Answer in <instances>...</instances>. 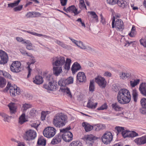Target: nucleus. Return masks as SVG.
<instances>
[{
	"mask_svg": "<svg viewBox=\"0 0 146 146\" xmlns=\"http://www.w3.org/2000/svg\"><path fill=\"white\" fill-rule=\"evenodd\" d=\"M71 62L70 59L67 58L65 61V58L63 56H58L54 58L52 61L53 66L62 67V66L63 70L67 71L70 68V65Z\"/></svg>",
	"mask_w": 146,
	"mask_h": 146,
	"instance_id": "1",
	"label": "nucleus"
},
{
	"mask_svg": "<svg viewBox=\"0 0 146 146\" xmlns=\"http://www.w3.org/2000/svg\"><path fill=\"white\" fill-rule=\"evenodd\" d=\"M118 102L122 104L129 103L131 99V95L129 91L125 89H121L117 95Z\"/></svg>",
	"mask_w": 146,
	"mask_h": 146,
	"instance_id": "2",
	"label": "nucleus"
},
{
	"mask_svg": "<svg viewBox=\"0 0 146 146\" xmlns=\"http://www.w3.org/2000/svg\"><path fill=\"white\" fill-rule=\"evenodd\" d=\"M67 122V117L62 113H58L54 117L52 123L56 127H61Z\"/></svg>",
	"mask_w": 146,
	"mask_h": 146,
	"instance_id": "3",
	"label": "nucleus"
},
{
	"mask_svg": "<svg viewBox=\"0 0 146 146\" xmlns=\"http://www.w3.org/2000/svg\"><path fill=\"white\" fill-rule=\"evenodd\" d=\"M73 78L71 77L68 78H61L60 80L58 82V85L62 87L60 88L62 92L66 93L70 98L72 97L71 93L69 88L65 86L69 84L73 83Z\"/></svg>",
	"mask_w": 146,
	"mask_h": 146,
	"instance_id": "4",
	"label": "nucleus"
},
{
	"mask_svg": "<svg viewBox=\"0 0 146 146\" xmlns=\"http://www.w3.org/2000/svg\"><path fill=\"white\" fill-rule=\"evenodd\" d=\"M124 25L122 21L119 19H117L116 17L115 18L113 17L112 23V28L115 27L116 30L118 31H122L124 29Z\"/></svg>",
	"mask_w": 146,
	"mask_h": 146,
	"instance_id": "5",
	"label": "nucleus"
},
{
	"mask_svg": "<svg viewBox=\"0 0 146 146\" xmlns=\"http://www.w3.org/2000/svg\"><path fill=\"white\" fill-rule=\"evenodd\" d=\"M71 129L70 127L60 130L61 133H63L62 138L64 141L66 142H69L73 139V135L72 133L68 130Z\"/></svg>",
	"mask_w": 146,
	"mask_h": 146,
	"instance_id": "6",
	"label": "nucleus"
},
{
	"mask_svg": "<svg viewBox=\"0 0 146 146\" xmlns=\"http://www.w3.org/2000/svg\"><path fill=\"white\" fill-rule=\"evenodd\" d=\"M9 90L10 94L12 96L19 95L21 92L19 88L17 87L16 85H15L14 86L11 85L9 83H8L5 90L7 91Z\"/></svg>",
	"mask_w": 146,
	"mask_h": 146,
	"instance_id": "7",
	"label": "nucleus"
},
{
	"mask_svg": "<svg viewBox=\"0 0 146 146\" xmlns=\"http://www.w3.org/2000/svg\"><path fill=\"white\" fill-rule=\"evenodd\" d=\"M56 129L53 127H48L44 130L43 133L46 137L50 138L53 137L56 133Z\"/></svg>",
	"mask_w": 146,
	"mask_h": 146,
	"instance_id": "8",
	"label": "nucleus"
},
{
	"mask_svg": "<svg viewBox=\"0 0 146 146\" xmlns=\"http://www.w3.org/2000/svg\"><path fill=\"white\" fill-rule=\"evenodd\" d=\"M113 136L111 133L107 131L104 133L101 137L102 142L105 144H110L113 139Z\"/></svg>",
	"mask_w": 146,
	"mask_h": 146,
	"instance_id": "9",
	"label": "nucleus"
},
{
	"mask_svg": "<svg viewBox=\"0 0 146 146\" xmlns=\"http://www.w3.org/2000/svg\"><path fill=\"white\" fill-rule=\"evenodd\" d=\"M36 136V132L32 130L26 131L24 134V138L26 141H30L35 139Z\"/></svg>",
	"mask_w": 146,
	"mask_h": 146,
	"instance_id": "10",
	"label": "nucleus"
},
{
	"mask_svg": "<svg viewBox=\"0 0 146 146\" xmlns=\"http://www.w3.org/2000/svg\"><path fill=\"white\" fill-rule=\"evenodd\" d=\"M95 82L101 88H104L106 86L107 82L104 77L98 76L95 78Z\"/></svg>",
	"mask_w": 146,
	"mask_h": 146,
	"instance_id": "11",
	"label": "nucleus"
},
{
	"mask_svg": "<svg viewBox=\"0 0 146 146\" xmlns=\"http://www.w3.org/2000/svg\"><path fill=\"white\" fill-rule=\"evenodd\" d=\"M21 62L18 61H15L10 66V69L12 72H18L21 71Z\"/></svg>",
	"mask_w": 146,
	"mask_h": 146,
	"instance_id": "12",
	"label": "nucleus"
},
{
	"mask_svg": "<svg viewBox=\"0 0 146 146\" xmlns=\"http://www.w3.org/2000/svg\"><path fill=\"white\" fill-rule=\"evenodd\" d=\"M44 87L45 89L50 91L55 90L57 88V83L55 80L50 82L48 84H44Z\"/></svg>",
	"mask_w": 146,
	"mask_h": 146,
	"instance_id": "13",
	"label": "nucleus"
},
{
	"mask_svg": "<svg viewBox=\"0 0 146 146\" xmlns=\"http://www.w3.org/2000/svg\"><path fill=\"white\" fill-rule=\"evenodd\" d=\"M0 64H4L7 63L8 61V55L5 52L1 50H0Z\"/></svg>",
	"mask_w": 146,
	"mask_h": 146,
	"instance_id": "14",
	"label": "nucleus"
},
{
	"mask_svg": "<svg viewBox=\"0 0 146 146\" xmlns=\"http://www.w3.org/2000/svg\"><path fill=\"white\" fill-rule=\"evenodd\" d=\"M84 139L88 145L92 146L93 144V141L96 139V138L93 135L90 134L86 136Z\"/></svg>",
	"mask_w": 146,
	"mask_h": 146,
	"instance_id": "15",
	"label": "nucleus"
},
{
	"mask_svg": "<svg viewBox=\"0 0 146 146\" xmlns=\"http://www.w3.org/2000/svg\"><path fill=\"white\" fill-rule=\"evenodd\" d=\"M9 108V112L11 115L15 114L17 112V106L15 103H11L7 105Z\"/></svg>",
	"mask_w": 146,
	"mask_h": 146,
	"instance_id": "16",
	"label": "nucleus"
},
{
	"mask_svg": "<svg viewBox=\"0 0 146 146\" xmlns=\"http://www.w3.org/2000/svg\"><path fill=\"white\" fill-rule=\"evenodd\" d=\"M77 79L80 82H85L86 77L85 73L83 72H79L77 76Z\"/></svg>",
	"mask_w": 146,
	"mask_h": 146,
	"instance_id": "17",
	"label": "nucleus"
},
{
	"mask_svg": "<svg viewBox=\"0 0 146 146\" xmlns=\"http://www.w3.org/2000/svg\"><path fill=\"white\" fill-rule=\"evenodd\" d=\"M52 70L53 74L57 76L62 73V67L55 66H53Z\"/></svg>",
	"mask_w": 146,
	"mask_h": 146,
	"instance_id": "18",
	"label": "nucleus"
},
{
	"mask_svg": "<svg viewBox=\"0 0 146 146\" xmlns=\"http://www.w3.org/2000/svg\"><path fill=\"white\" fill-rule=\"evenodd\" d=\"M67 10L68 12L72 13H73L74 15H76L80 13V11H78L77 9L74 5H72L67 8Z\"/></svg>",
	"mask_w": 146,
	"mask_h": 146,
	"instance_id": "19",
	"label": "nucleus"
},
{
	"mask_svg": "<svg viewBox=\"0 0 146 146\" xmlns=\"http://www.w3.org/2000/svg\"><path fill=\"white\" fill-rule=\"evenodd\" d=\"M134 141L139 145L144 144L146 143V136L136 139L134 140Z\"/></svg>",
	"mask_w": 146,
	"mask_h": 146,
	"instance_id": "20",
	"label": "nucleus"
},
{
	"mask_svg": "<svg viewBox=\"0 0 146 146\" xmlns=\"http://www.w3.org/2000/svg\"><path fill=\"white\" fill-rule=\"evenodd\" d=\"M81 69V66L80 64L77 62H75L72 65L71 68V70L72 72L74 74L77 71Z\"/></svg>",
	"mask_w": 146,
	"mask_h": 146,
	"instance_id": "21",
	"label": "nucleus"
},
{
	"mask_svg": "<svg viewBox=\"0 0 146 146\" xmlns=\"http://www.w3.org/2000/svg\"><path fill=\"white\" fill-rule=\"evenodd\" d=\"M82 126L84 128L85 131L87 132L91 131L93 128V126L86 122H83Z\"/></svg>",
	"mask_w": 146,
	"mask_h": 146,
	"instance_id": "22",
	"label": "nucleus"
},
{
	"mask_svg": "<svg viewBox=\"0 0 146 146\" xmlns=\"http://www.w3.org/2000/svg\"><path fill=\"white\" fill-rule=\"evenodd\" d=\"M44 80L48 83L54 80L52 76V75L48 74L47 73H44L43 78Z\"/></svg>",
	"mask_w": 146,
	"mask_h": 146,
	"instance_id": "23",
	"label": "nucleus"
},
{
	"mask_svg": "<svg viewBox=\"0 0 146 146\" xmlns=\"http://www.w3.org/2000/svg\"><path fill=\"white\" fill-rule=\"evenodd\" d=\"M139 90L141 93L146 96V83H142L139 86Z\"/></svg>",
	"mask_w": 146,
	"mask_h": 146,
	"instance_id": "24",
	"label": "nucleus"
},
{
	"mask_svg": "<svg viewBox=\"0 0 146 146\" xmlns=\"http://www.w3.org/2000/svg\"><path fill=\"white\" fill-rule=\"evenodd\" d=\"M97 104V103H94L93 100L91 99L89 100L87 106L89 108L94 109L96 108Z\"/></svg>",
	"mask_w": 146,
	"mask_h": 146,
	"instance_id": "25",
	"label": "nucleus"
},
{
	"mask_svg": "<svg viewBox=\"0 0 146 146\" xmlns=\"http://www.w3.org/2000/svg\"><path fill=\"white\" fill-rule=\"evenodd\" d=\"M31 60L30 62H29L27 63V64L28 65L27 68L28 70V74L27 76V77H29V76L31 75V69L30 68V66L31 64H33L36 62L35 59L34 58V57H33L31 58Z\"/></svg>",
	"mask_w": 146,
	"mask_h": 146,
	"instance_id": "26",
	"label": "nucleus"
},
{
	"mask_svg": "<svg viewBox=\"0 0 146 146\" xmlns=\"http://www.w3.org/2000/svg\"><path fill=\"white\" fill-rule=\"evenodd\" d=\"M77 46L83 49H86L91 51L92 50V48L91 47L85 46L82 42L80 41H79L78 43Z\"/></svg>",
	"mask_w": 146,
	"mask_h": 146,
	"instance_id": "27",
	"label": "nucleus"
},
{
	"mask_svg": "<svg viewBox=\"0 0 146 146\" xmlns=\"http://www.w3.org/2000/svg\"><path fill=\"white\" fill-rule=\"evenodd\" d=\"M0 116L3 118V120L5 122H9L10 121L11 116H9L4 113H0Z\"/></svg>",
	"mask_w": 146,
	"mask_h": 146,
	"instance_id": "28",
	"label": "nucleus"
},
{
	"mask_svg": "<svg viewBox=\"0 0 146 146\" xmlns=\"http://www.w3.org/2000/svg\"><path fill=\"white\" fill-rule=\"evenodd\" d=\"M116 3L119 6L122 8H124L127 6V2L124 0H117Z\"/></svg>",
	"mask_w": 146,
	"mask_h": 146,
	"instance_id": "29",
	"label": "nucleus"
},
{
	"mask_svg": "<svg viewBox=\"0 0 146 146\" xmlns=\"http://www.w3.org/2000/svg\"><path fill=\"white\" fill-rule=\"evenodd\" d=\"M43 81V78L40 76H36L35 77V79L34 80L33 82L37 84H42Z\"/></svg>",
	"mask_w": 146,
	"mask_h": 146,
	"instance_id": "30",
	"label": "nucleus"
},
{
	"mask_svg": "<svg viewBox=\"0 0 146 146\" xmlns=\"http://www.w3.org/2000/svg\"><path fill=\"white\" fill-rule=\"evenodd\" d=\"M119 76L120 78L124 80L129 78L131 76V74L127 72H122L120 74Z\"/></svg>",
	"mask_w": 146,
	"mask_h": 146,
	"instance_id": "31",
	"label": "nucleus"
},
{
	"mask_svg": "<svg viewBox=\"0 0 146 146\" xmlns=\"http://www.w3.org/2000/svg\"><path fill=\"white\" fill-rule=\"evenodd\" d=\"M111 107L113 110L116 111H119L123 110V108L119 106L117 103H114L112 104L111 105Z\"/></svg>",
	"mask_w": 146,
	"mask_h": 146,
	"instance_id": "32",
	"label": "nucleus"
},
{
	"mask_svg": "<svg viewBox=\"0 0 146 146\" xmlns=\"http://www.w3.org/2000/svg\"><path fill=\"white\" fill-rule=\"evenodd\" d=\"M140 81L139 79H133L130 81V85L132 87H134L139 84Z\"/></svg>",
	"mask_w": 146,
	"mask_h": 146,
	"instance_id": "33",
	"label": "nucleus"
},
{
	"mask_svg": "<svg viewBox=\"0 0 146 146\" xmlns=\"http://www.w3.org/2000/svg\"><path fill=\"white\" fill-rule=\"evenodd\" d=\"M27 121V120L25 118V114L24 113L19 118V123L22 124Z\"/></svg>",
	"mask_w": 146,
	"mask_h": 146,
	"instance_id": "34",
	"label": "nucleus"
},
{
	"mask_svg": "<svg viewBox=\"0 0 146 146\" xmlns=\"http://www.w3.org/2000/svg\"><path fill=\"white\" fill-rule=\"evenodd\" d=\"M31 107V105L29 104L25 103L22 105L21 110L23 112H24L27 110Z\"/></svg>",
	"mask_w": 146,
	"mask_h": 146,
	"instance_id": "35",
	"label": "nucleus"
},
{
	"mask_svg": "<svg viewBox=\"0 0 146 146\" xmlns=\"http://www.w3.org/2000/svg\"><path fill=\"white\" fill-rule=\"evenodd\" d=\"M24 43L27 44L26 45V48L27 49L29 50H31L32 49L33 46L32 44L31 41L29 40H27L25 41H24Z\"/></svg>",
	"mask_w": 146,
	"mask_h": 146,
	"instance_id": "36",
	"label": "nucleus"
},
{
	"mask_svg": "<svg viewBox=\"0 0 146 146\" xmlns=\"http://www.w3.org/2000/svg\"><path fill=\"white\" fill-rule=\"evenodd\" d=\"M20 1H21L20 0H17V1H15L13 3H9L8 4V7L12 8L15 6H17L18 5Z\"/></svg>",
	"mask_w": 146,
	"mask_h": 146,
	"instance_id": "37",
	"label": "nucleus"
},
{
	"mask_svg": "<svg viewBox=\"0 0 146 146\" xmlns=\"http://www.w3.org/2000/svg\"><path fill=\"white\" fill-rule=\"evenodd\" d=\"M6 81L5 79L2 77H0V87L3 88L5 85Z\"/></svg>",
	"mask_w": 146,
	"mask_h": 146,
	"instance_id": "38",
	"label": "nucleus"
},
{
	"mask_svg": "<svg viewBox=\"0 0 146 146\" xmlns=\"http://www.w3.org/2000/svg\"><path fill=\"white\" fill-rule=\"evenodd\" d=\"M132 94L133 95L134 101L135 102H136L138 96L136 90L135 89L133 90Z\"/></svg>",
	"mask_w": 146,
	"mask_h": 146,
	"instance_id": "39",
	"label": "nucleus"
},
{
	"mask_svg": "<svg viewBox=\"0 0 146 146\" xmlns=\"http://www.w3.org/2000/svg\"><path fill=\"white\" fill-rule=\"evenodd\" d=\"M46 140L42 138L38 139L37 144L39 145H46Z\"/></svg>",
	"mask_w": 146,
	"mask_h": 146,
	"instance_id": "40",
	"label": "nucleus"
},
{
	"mask_svg": "<svg viewBox=\"0 0 146 146\" xmlns=\"http://www.w3.org/2000/svg\"><path fill=\"white\" fill-rule=\"evenodd\" d=\"M94 84V80L90 81L89 89L90 91L92 92H93L94 90L95 86Z\"/></svg>",
	"mask_w": 146,
	"mask_h": 146,
	"instance_id": "41",
	"label": "nucleus"
},
{
	"mask_svg": "<svg viewBox=\"0 0 146 146\" xmlns=\"http://www.w3.org/2000/svg\"><path fill=\"white\" fill-rule=\"evenodd\" d=\"M95 126L96 127V129H95V130L97 131L103 129L105 127V126L104 125L101 124H97L95 125Z\"/></svg>",
	"mask_w": 146,
	"mask_h": 146,
	"instance_id": "42",
	"label": "nucleus"
},
{
	"mask_svg": "<svg viewBox=\"0 0 146 146\" xmlns=\"http://www.w3.org/2000/svg\"><path fill=\"white\" fill-rule=\"evenodd\" d=\"M81 143L79 141H73L70 144V146H81Z\"/></svg>",
	"mask_w": 146,
	"mask_h": 146,
	"instance_id": "43",
	"label": "nucleus"
},
{
	"mask_svg": "<svg viewBox=\"0 0 146 146\" xmlns=\"http://www.w3.org/2000/svg\"><path fill=\"white\" fill-rule=\"evenodd\" d=\"M58 137H56L55 139H53L51 141V143L52 144H55L58 143L61 141V139L60 138Z\"/></svg>",
	"mask_w": 146,
	"mask_h": 146,
	"instance_id": "44",
	"label": "nucleus"
},
{
	"mask_svg": "<svg viewBox=\"0 0 146 146\" xmlns=\"http://www.w3.org/2000/svg\"><path fill=\"white\" fill-rule=\"evenodd\" d=\"M138 135V133H136L135 131H129V134H128L129 137H133Z\"/></svg>",
	"mask_w": 146,
	"mask_h": 146,
	"instance_id": "45",
	"label": "nucleus"
},
{
	"mask_svg": "<svg viewBox=\"0 0 146 146\" xmlns=\"http://www.w3.org/2000/svg\"><path fill=\"white\" fill-rule=\"evenodd\" d=\"M129 131L124 130L122 132L121 134L123 137L125 138L127 137H129L128 134Z\"/></svg>",
	"mask_w": 146,
	"mask_h": 146,
	"instance_id": "46",
	"label": "nucleus"
},
{
	"mask_svg": "<svg viewBox=\"0 0 146 146\" xmlns=\"http://www.w3.org/2000/svg\"><path fill=\"white\" fill-rule=\"evenodd\" d=\"M108 106L105 103L102 105L100 107L97 108V110H104L106 109L107 108Z\"/></svg>",
	"mask_w": 146,
	"mask_h": 146,
	"instance_id": "47",
	"label": "nucleus"
},
{
	"mask_svg": "<svg viewBox=\"0 0 146 146\" xmlns=\"http://www.w3.org/2000/svg\"><path fill=\"white\" fill-rule=\"evenodd\" d=\"M76 21L78 22L79 24H81L82 27H86V25L84 22L82 21L81 18H78Z\"/></svg>",
	"mask_w": 146,
	"mask_h": 146,
	"instance_id": "48",
	"label": "nucleus"
},
{
	"mask_svg": "<svg viewBox=\"0 0 146 146\" xmlns=\"http://www.w3.org/2000/svg\"><path fill=\"white\" fill-rule=\"evenodd\" d=\"M56 42L57 44L60 46L64 48H66V45L64 44L62 42H61L60 41L56 40Z\"/></svg>",
	"mask_w": 146,
	"mask_h": 146,
	"instance_id": "49",
	"label": "nucleus"
},
{
	"mask_svg": "<svg viewBox=\"0 0 146 146\" xmlns=\"http://www.w3.org/2000/svg\"><path fill=\"white\" fill-rule=\"evenodd\" d=\"M79 8H80L81 10H82L84 8H85L86 10H87V8L86 6L84 3V2L82 3L80 2V3L79 5ZM81 10H80L81 11Z\"/></svg>",
	"mask_w": 146,
	"mask_h": 146,
	"instance_id": "50",
	"label": "nucleus"
},
{
	"mask_svg": "<svg viewBox=\"0 0 146 146\" xmlns=\"http://www.w3.org/2000/svg\"><path fill=\"white\" fill-rule=\"evenodd\" d=\"M140 42L142 45L146 48V38L144 39H141L140 40Z\"/></svg>",
	"mask_w": 146,
	"mask_h": 146,
	"instance_id": "51",
	"label": "nucleus"
},
{
	"mask_svg": "<svg viewBox=\"0 0 146 146\" xmlns=\"http://www.w3.org/2000/svg\"><path fill=\"white\" fill-rule=\"evenodd\" d=\"M115 129L116 130L118 133H119L120 132L122 131V132L124 131V127H119V126H116L115 127Z\"/></svg>",
	"mask_w": 146,
	"mask_h": 146,
	"instance_id": "52",
	"label": "nucleus"
},
{
	"mask_svg": "<svg viewBox=\"0 0 146 146\" xmlns=\"http://www.w3.org/2000/svg\"><path fill=\"white\" fill-rule=\"evenodd\" d=\"M90 14L92 15V17L98 21V16L96 14V13L94 11H91L90 12Z\"/></svg>",
	"mask_w": 146,
	"mask_h": 146,
	"instance_id": "53",
	"label": "nucleus"
},
{
	"mask_svg": "<svg viewBox=\"0 0 146 146\" xmlns=\"http://www.w3.org/2000/svg\"><path fill=\"white\" fill-rule=\"evenodd\" d=\"M34 12H29L26 14V16L27 18L34 17Z\"/></svg>",
	"mask_w": 146,
	"mask_h": 146,
	"instance_id": "54",
	"label": "nucleus"
},
{
	"mask_svg": "<svg viewBox=\"0 0 146 146\" xmlns=\"http://www.w3.org/2000/svg\"><path fill=\"white\" fill-rule=\"evenodd\" d=\"M117 0H107L108 3L110 5H114L116 3Z\"/></svg>",
	"mask_w": 146,
	"mask_h": 146,
	"instance_id": "55",
	"label": "nucleus"
},
{
	"mask_svg": "<svg viewBox=\"0 0 146 146\" xmlns=\"http://www.w3.org/2000/svg\"><path fill=\"white\" fill-rule=\"evenodd\" d=\"M36 113V111L34 109H32L31 110L30 112V115L32 116H34Z\"/></svg>",
	"mask_w": 146,
	"mask_h": 146,
	"instance_id": "56",
	"label": "nucleus"
},
{
	"mask_svg": "<svg viewBox=\"0 0 146 146\" xmlns=\"http://www.w3.org/2000/svg\"><path fill=\"white\" fill-rule=\"evenodd\" d=\"M3 76L5 78L9 79H11V76L10 74L6 72H5V73H4Z\"/></svg>",
	"mask_w": 146,
	"mask_h": 146,
	"instance_id": "57",
	"label": "nucleus"
},
{
	"mask_svg": "<svg viewBox=\"0 0 146 146\" xmlns=\"http://www.w3.org/2000/svg\"><path fill=\"white\" fill-rule=\"evenodd\" d=\"M22 8L23 5H21L15 8L14 9V10L15 11H20L22 9Z\"/></svg>",
	"mask_w": 146,
	"mask_h": 146,
	"instance_id": "58",
	"label": "nucleus"
},
{
	"mask_svg": "<svg viewBox=\"0 0 146 146\" xmlns=\"http://www.w3.org/2000/svg\"><path fill=\"white\" fill-rule=\"evenodd\" d=\"M16 40L18 42H22V43L23 44H24V41H26L25 40L22 38L19 37H17Z\"/></svg>",
	"mask_w": 146,
	"mask_h": 146,
	"instance_id": "59",
	"label": "nucleus"
},
{
	"mask_svg": "<svg viewBox=\"0 0 146 146\" xmlns=\"http://www.w3.org/2000/svg\"><path fill=\"white\" fill-rule=\"evenodd\" d=\"M140 112L143 114L146 113V108H142L140 110Z\"/></svg>",
	"mask_w": 146,
	"mask_h": 146,
	"instance_id": "60",
	"label": "nucleus"
},
{
	"mask_svg": "<svg viewBox=\"0 0 146 146\" xmlns=\"http://www.w3.org/2000/svg\"><path fill=\"white\" fill-rule=\"evenodd\" d=\"M67 0H60V3L62 6H65L67 4Z\"/></svg>",
	"mask_w": 146,
	"mask_h": 146,
	"instance_id": "61",
	"label": "nucleus"
},
{
	"mask_svg": "<svg viewBox=\"0 0 146 146\" xmlns=\"http://www.w3.org/2000/svg\"><path fill=\"white\" fill-rule=\"evenodd\" d=\"M136 34L135 31H131V33L129 34V35L131 37H133L135 36Z\"/></svg>",
	"mask_w": 146,
	"mask_h": 146,
	"instance_id": "62",
	"label": "nucleus"
},
{
	"mask_svg": "<svg viewBox=\"0 0 146 146\" xmlns=\"http://www.w3.org/2000/svg\"><path fill=\"white\" fill-rule=\"evenodd\" d=\"M46 117V114L44 112H42L41 113V118L42 120H44L45 119Z\"/></svg>",
	"mask_w": 146,
	"mask_h": 146,
	"instance_id": "63",
	"label": "nucleus"
},
{
	"mask_svg": "<svg viewBox=\"0 0 146 146\" xmlns=\"http://www.w3.org/2000/svg\"><path fill=\"white\" fill-rule=\"evenodd\" d=\"M104 75L105 76L107 77H110L111 74L110 72L107 71L104 73Z\"/></svg>",
	"mask_w": 146,
	"mask_h": 146,
	"instance_id": "64",
	"label": "nucleus"
}]
</instances>
